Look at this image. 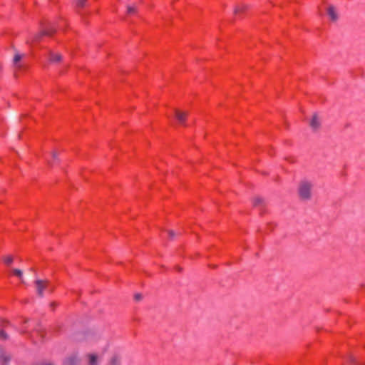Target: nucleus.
Instances as JSON below:
<instances>
[{
	"label": "nucleus",
	"instance_id": "obj_1",
	"mask_svg": "<svg viewBox=\"0 0 365 365\" xmlns=\"http://www.w3.org/2000/svg\"><path fill=\"white\" fill-rule=\"evenodd\" d=\"M174 114L179 123L184 125L188 116V111L180 109H175Z\"/></svg>",
	"mask_w": 365,
	"mask_h": 365
},
{
	"label": "nucleus",
	"instance_id": "obj_2",
	"mask_svg": "<svg viewBox=\"0 0 365 365\" xmlns=\"http://www.w3.org/2000/svg\"><path fill=\"white\" fill-rule=\"evenodd\" d=\"M310 185L308 182H303L299 189L300 196L303 198H307L309 197L310 193Z\"/></svg>",
	"mask_w": 365,
	"mask_h": 365
},
{
	"label": "nucleus",
	"instance_id": "obj_3",
	"mask_svg": "<svg viewBox=\"0 0 365 365\" xmlns=\"http://www.w3.org/2000/svg\"><path fill=\"white\" fill-rule=\"evenodd\" d=\"M37 292L41 295L43 289L47 287V282L43 280H37L35 282Z\"/></svg>",
	"mask_w": 365,
	"mask_h": 365
},
{
	"label": "nucleus",
	"instance_id": "obj_4",
	"mask_svg": "<svg viewBox=\"0 0 365 365\" xmlns=\"http://www.w3.org/2000/svg\"><path fill=\"white\" fill-rule=\"evenodd\" d=\"M327 13L331 21H336L337 20L338 15L335 9L333 6H330L328 7Z\"/></svg>",
	"mask_w": 365,
	"mask_h": 365
},
{
	"label": "nucleus",
	"instance_id": "obj_5",
	"mask_svg": "<svg viewBox=\"0 0 365 365\" xmlns=\"http://www.w3.org/2000/svg\"><path fill=\"white\" fill-rule=\"evenodd\" d=\"M248 10V6L245 4L237 5L234 9L235 14H242Z\"/></svg>",
	"mask_w": 365,
	"mask_h": 365
},
{
	"label": "nucleus",
	"instance_id": "obj_6",
	"mask_svg": "<svg viewBox=\"0 0 365 365\" xmlns=\"http://www.w3.org/2000/svg\"><path fill=\"white\" fill-rule=\"evenodd\" d=\"M49 61L51 63H58L61 61V56L58 53L50 52Z\"/></svg>",
	"mask_w": 365,
	"mask_h": 365
},
{
	"label": "nucleus",
	"instance_id": "obj_7",
	"mask_svg": "<svg viewBox=\"0 0 365 365\" xmlns=\"http://www.w3.org/2000/svg\"><path fill=\"white\" fill-rule=\"evenodd\" d=\"M14 257L13 255H5L2 257V261L7 266H10L14 262Z\"/></svg>",
	"mask_w": 365,
	"mask_h": 365
},
{
	"label": "nucleus",
	"instance_id": "obj_8",
	"mask_svg": "<svg viewBox=\"0 0 365 365\" xmlns=\"http://www.w3.org/2000/svg\"><path fill=\"white\" fill-rule=\"evenodd\" d=\"M90 365H96L98 356L95 354H89L87 355Z\"/></svg>",
	"mask_w": 365,
	"mask_h": 365
},
{
	"label": "nucleus",
	"instance_id": "obj_9",
	"mask_svg": "<svg viewBox=\"0 0 365 365\" xmlns=\"http://www.w3.org/2000/svg\"><path fill=\"white\" fill-rule=\"evenodd\" d=\"M11 274L14 276L17 277L19 279L22 280L23 273L21 270L19 269H14L11 270Z\"/></svg>",
	"mask_w": 365,
	"mask_h": 365
},
{
	"label": "nucleus",
	"instance_id": "obj_10",
	"mask_svg": "<svg viewBox=\"0 0 365 365\" xmlns=\"http://www.w3.org/2000/svg\"><path fill=\"white\" fill-rule=\"evenodd\" d=\"M319 125V120L318 119V118L317 116H314L312 120V122H311V125L314 128H317Z\"/></svg>",
	"mask_w": 365,
	"mask_h": 365
},
{
	"label": "nucleus",
	"instance_id": "obj_11",
	"mask_svg": "<svg viewBox=\"0 0 365 365\" xmlns=\"http://www.w3.org/2000/svg\"><path fill=\"white\" fill-rule=\"evenodd\" d=\"M22 57H23V56L19 53L15 54V56L14 57V61L15 64H17L22 59Z\"/></svg>",
	"mask_w": 365,
	"mask_h": 365
},
{
	"label": "nucleus",
	"instance_id": "obj_12",
	"mask_svg": "<svg viewBox=\"0 0 365 365\" xmlns=\"http://www.w3.org/2000/svg\"><path fill=\"white\" fill-rule=\"evenodd\" d=\"M86 0H76V4L78 6H83L84 5Z\"/></svg>",
	"mask_w": 365,
	"mask_h": 365
},
{
	"label": "nucleus",
	"instance_id": "obj_13",
	"mask_svg": "<svg viewBox=\"0 0 365 365\" xmlns=\"http://www.w3.org/2000/svg\"><path fill=\"white\" fill-rule=\"evenodd\" d=\"M135 298H136L137 299H140L141 297H140V295H138H138H135Z\"/></svg>",
	"mask_w": 365,
	"mask_h": 365
},
{
	"label": "nucleus",
	"instance_id": "obj_14",
	"mask_svg": "<svg viewBox=\"0 0 365 365\" xmlns=\"http://www.w3.org/2000/svg\"><path fill=\"white\" fill-rule=\"evenodd\" d=\"M46 365H51V364H46Z\"/></svg>",
	"mask_w": 365,
	"mask_h": 365
}]
</instances>
